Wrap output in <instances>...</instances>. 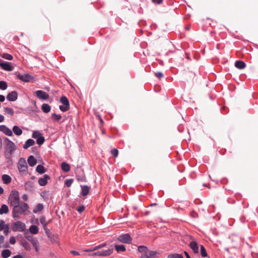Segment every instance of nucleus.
Returning a JSON list of instances; mask_svg holds the SVG:
<instances>
[{
	"instance_id": "f257e3e1",
	"label": "nucleus",
	"mask_w": 258,
	"mask_h": 258,
	"mask_svg": "<svg viewBox=\"0 0 258 258\" xmlns=\"http://www.w3.org/2000/svg\"><path fill=\"white\" fill-rule=\"evenodd\" d=\"M9 201L10 204L14 207L13 213L14 217L16 218V211L17 210L18 205L19 204V196L18 191L14 190H12L9 198Z\"/></svg>"
},
{
	"instance_id": "f03ea898",
	"label": "nucleus",
	"mask_w": 258,
	"mask_h": 258,
	"mask_svg": "<svg viewBox=\"0 0 258 258\" xmlns=\"http://www.w3.org/2000/svg\"><path fill=\"white\" fill-rule=\"evenodd\" d=\"M5 143L7 151L11 154L16 150L15 144L7 138H5Z\"/></svg>"
},
{
	"instance_id": "7ed1b4c3",
	"label": "nucleus",
	"mask_w": 258,
	"mask_h": 258,
	"mask_svg": "<svg viewBox=\"0 0 258 258\" xmlns=\"http://www.w3.org/2000/svg\"><path fill=\"white\" fill-rule=\"evenodd\" d=\"M60 101L62 104V105L59 106L60 110L63 112L68 110L70 104L68 99L66 97L62 96L60 98Z\"/></svg>"
},
{
	"instance_id": "20e7f679",
	"label": "nucleus",
	"mask_w": 258,
	"mask_h": 258,
	"mask_svg": "<svg viewBox=\"0 0 258 258\" xmlns=\"http://www.w3.org/2000/svg\"><path fill=\"white\" fill-rule=\"evenodd\" d=\"M25 228V224L20 221L15 222L12 225V229L14 231H23Z\"/></svg>"
},
{
	"instance_id": "39448f33",
	"label": "nucleus",
	"mask_w": 258,
	"mask_h": 258,
	"mask_svg": "<svg viewBox=\"0 0 258 258\" xmlns=\"http://www.w3.org/2000/svg\"><path fill=\"white\" fill-rule=\"evenodd\" d=\"M117 239L121 242L130 244L132 242V239L128 234H124L119 236Z\"/></svg>"
},
{
	"instance_id": "423d86ee",
	"label": "nucleus",
	"mask_w": 258,
	"mask_h": 258,
	"mask_svg": "<svg viewBox=\"0 0 258 258\" xmlns=\"http://www.w3.org/2000/svg\"><path fill=\"white\" fill-rule=\"evenodd\" d=\"M18 168L20 172H26L27 170V165L24 158H21L19 159Z\"/></svg>"
},
{
	"instance_id": "0eeeda50",
	"label": "nucleus",
	"mask_w": 258,
	"mask_h": 258,
	"mask_svg": "<svg viewBox=\"0 0 258 258\" xmlns=\"http://www.w3.org/2000/svg\"><path fill=\"white\" fill-rule=\"evenodd\" d=\"M18 78L21 81L25 82H34V77L28 74H25L24 75H19Z\"/></svg>"
},
{
	"instance_id": "6e6552de",
	"label": "nucleus",
	"mask_w": 258,
	"mask_h": 258,
	"mask_svg": "<svg viewBox=\"0 0 258 258\" xmlns=\"http://www.w3.org/2000/svg\"><path fill=\"white\" fill-rule=\"evenodd\" d=\"M28 209V206L27 204L23 203H21L20 205H18L17 210L16 211V214L20 213L22 214L24 213L25 211H26Z\"/></svg>"
},
{
	"instance_id": "1a4fd4ad",
	"label": "nucleus",
	"mask_w": 258,
	"mask_h": 258,
	"mask_svg": "<svg viewBox=\"0 0 258 258\" xmlns=\"http://www.w3.org/2000/svg\"><path fill=\"white\" fill-rule=\"evenodd\" d=\"M35 94L36 96L40 99L47 100L49 98L48 94L41 90H38L36 91Z\"/></svg>"
},
{
	"instance_id": "9d476101",
	"label": "nucleus",
	"mask_w": 258,
	"mask_h": 258,
	"mask_svg": "<svg viewBox=\"0 0 258 258\" xmlns=\"http://www.w3.org/2000/svg\"><path fill=\"white\" fill-rule=\"evenodd\" d=\"M158 254L157 251H149L148 249L145 254L142 255L141 258H154L157 256Z\"/></svg>"
},
{
	"instance_id": "9b49d317",
	"label": "nucleus",
	"mask_w": 258,
	"mask_h": 258,
	"mask_svg": "<svg viewBox=\"0 0 258 258\" xmlns=\"http://www.w3.org/2000/svg\"><path fill=\"white\" fill-rule=\"evenodd\" d=\"M112 253V249H107L102 251H99L95 253L94 255L101 256H107L110 255Z\"/></svg>"
},
{
	"instance_id": "f8f14e48",
	"label": "nucleus",
	"mask_w": 258,
	"mask_h": 258,
	"mask_svg": "<svg viewBox=\"0 0 258 258\" xmlns=\"http://www.w3.org/2000/svg\"><path fill=\"white\" fill-rule=\"evenodd\" d=\"M0 67L4 70L7 71H11L13 70L11 63L9 62H0Z\"/></svg>"
},
{
	"instance_id": "ddd939ff",
	"label": "nucleus",
	"mask_w": 258,
	"mask_h": 258,
	"mask_svg": "<svg viewBox=\"0 0 258 258\" xmlns=\"http://www.w3.org/2000/svg\"><path fill=\"white\" fill-rule=\"evenodd\" d=\"M18 93L16 91H12L9 93L7 96V98L9 101H15L17 99Z\"/></svg>"
},
{
	"instance_id": "4468645a",
	"label": "nucleus",
	"mask_w": 258,
	"mask_h": 258,
	"mask_svg": "<svg viewBox=\"0 0 258 258\" xmlns=\"http://www.w3.org/2000/svg\"><path fill=\"white\" fill-rule=\"evenodd\" d=\"M0 130L8 136L13 135L12 131L4 125H0Z\"/></svg>"
},
{
	"instance_id": "2eb2a0df",
	"label": "nucleus",
	"mask_w": 258,
	"mask_h": 258,
	"mask_svg": "<svg viewBox=\"0 0 258 258\" xmlns=\"http://www.w3.org/2000/svg\"><path fill=\"white\" fill-rule=\"evenodd\" d=\"M189 246L195 253H198L199 247L198 246L197 243L195 241H192L190 242Z\"/></svg>"
},
{
	"instance_id": "dca6fc26",
	"label": "nucleus",
	"mask_w": 258,
	"mask_h": 258,
	"mask_svg": "<svg viewBox=\"0 0 258 258\" xmlns=\"http://www.w3.org/2000/svg\"><path fill=\"white\" fill-rule=\"evenodd\" d=\"M49 178V176L45 174L42 178L39 179L38 183L41 186L45 185L47 183V180Z\"/></svg>"
},
{
	"instance_id": "f3484780",
	"label": "nucleus",
	"mask_w": 258,
	"mask_h": 258,
	"mask_svg": "<svg viewBox=\"0 0 258 258\" xmlns=\"http://www.w3.org/2000/svg\"><path fill=\"white\" fill-rule=\"evenodd\" d=\"M35 144V141L32 139H28L26 141L25 143L23 146V148L25 149H27L31 146H33Z\"/></svg>"
},
{
	"instance_id": "a211bd4d",
	"label": "nucleus",
	"mask_w": 258,
	"mask_h": 258,
	"mask_svg": "<svg viewBox=\"0 0 258 258\" xmlns=\"http://www.w3.org/2000/svg\"><path fill=\"white\" fill-rule=\"evenodd\" d=\"M28 163L30 166H34L37 163L36 159L33 156H30L28 158Z\"/></svg>"
},
{
	"instance_id": "6ab92c4d",
	"label": "nucleus",
	"mask_w": 258,
	"mask_h": 258,
	"mask_svg": "<svg viewBox=\"0 0 258 258\" xmlns=\"http://www.w3.org/2000/svg\"><path fill=\"white\" fill-rule=\"evenodd\" d=\"M245 63L240 60L236 61L235 63V66L238 69H243L245 67Z\"/></svg>"
},
{
	"instance_id": "aec40b11",
	"label": "nucleus",
	"mask_w": 258,
	"mask_h": 258,
	"mask_svg": "<svg viewBox=\"0 0 258 258\" xmlns=\"http://www.w3.org/2000/svg\"><path fill=\"white\" fill-rule=\"evenodd\" d=\"M14 133L17 136H20L22 134V130L18 126L15 125L13 128Z\"/></svg>"
},
{
	"instance_id": "412c9836",
	"label": "nucleus",
	"mask_w": 258,
	"mask_h": 258,
	"mask_svg": "<svg viewBox=\"0 0 258 258\" xmlns=\"http://www.w3.org/2000/svg\"><path fill=\"white\" fill-rule=\"evenodd\" d=\"M81 187H82L81 194L83 196H87L88 194L89 191V189H90L89 187L87 185H83V186H82Z\"/></svg>"
},
{
	"instance_id": "4be33fe9",
	"label": "nucleus",
	"mask_w": 258,
	"mask_h": 258,
	"mask_svg": "<svg viewBox=\"0 0 258 258\" xmlns=\"http://www.w3.org/2000/svg\"><path fill=\"white\" fill-rule=\"evenodd\" d=\"M11 255V251L9 249H4L2 251V256L3 258H8Z\"/></svg>"
},
{
	"instance_id": "5701e85b",
	"label": "nucleus",
	"mask_w": 258,
	"mask_h": 258,
	"mask_svg": "<svg viewBox=\"0 0 258 258\" xmlns=\"http://www.w3.org/2000/svg\"><path fill=\"white\" fill-rule=\"evenodd\" d=\"M2 178L4 182L6 184H9L11 182V177L7 174L3 175Z\"/></svg>"
},
{
	"instance_id": "b1692460",
	"label": "nucleus",
	"mask_w": 258,
	"mask_h": 258,
	"mask_svg": "<svg viewBox=\"0 0 258 258\" xmlns=\"http://www.w3.org/2000/svg\"><path fill=\"white\" fill-rule=\"evenodd\" d=\"M9 212L8 207L6 205H3L0 208V214H7Z\"/></svg>"
},
{
	"instance_id": "393cba45",
	"label": "nucleus",
	"mask_w": 258,
	"mask_h": 258,
	"mask_svg": "<svg viewBox=\"0 0 258 258\" xmlns=\"http://www.w3.org/2000/svg\"><path fill=\"white\" fill-rule=\"evenodd\" d=\"M115 249L118 252L125 251L126 249L123 245H115Z\"/></svg>"
},
{
	"instance_id": "a878e982",
	"label": "nucleus",
	"mask_w": 258,
	"mask_h": 258,
	"mask_svg": "<svg viewBox=\"0 0 258 258\" xmlns=\"http://www.w3.org/2000/svg\"><path fill=\"white\" fill-rule=\"evenodd\" d=\"M42 110L45 113H48L50 111V106L47 104H43L41 106Z\"/></svg>"
},
{
	"instance_id": "bb28decb",
	"label": "nucleus",
	"mask_w": 258,
	"mask_h": 258,
	"mask_svg": "<svg viewBox=\"0 0 258 258\" xmlns=\"http://www.w3.org/2000/svg\"><path fill=\"white\" fill-rule=\"evenodd\" d=\"M61 166V168H62V170L65 172H68L70 169V165L65 162L62 163Z\"/></svg>"
},
{
	"instance_id": "cd10ccee",
	"label": "nucleus",
	"mask_w": 258,
	"mask_h": 258,
	"mask_svg": "<svg viewBox=\"0 0 258 258\" xmlns=\"http://www.w3.org/2000/svg\"><path fill=\"white\" fill-rule=\"evenodd\" d=\"M147 250H148V248L146 246H139L138 247V251L140 253H142V255L145 254V253H146Z\"/></svg>"
},
{
	"instance_id": "c85d7f7f",
	"label": "nucleus",
	"mask_w": 258,
	"mask_h": 258,
	"mask_svg": "<svg viewBox=\"0 0 258 258\" xmlns=\"http://www.w3.org/2000/svg\"><path fill=\"white\" fill-rule=\"evenodd\" d=\"M36 171L40 174H42L45 172L44 167L41 165H39L37 166Z\"/></svg>"
},
{
	"instance_id": "c756f323",
	"label": "nucleus",
	"mask_w": 258,
	"mask_h": 258,
	"mask_svg": "<svg viewBox=\"0 0 258 258\" xmlns=\"http://www.w3.org/2000/svg\"><path fill=\"white\" fill-rule=\"evenodd\" d=\"M4 111L5 113L13 116L14 115V112L12 108L6 107L4 108Z\"/></svg>"
},
{
	"instance_id": "7c9ffc66",
	"label": "nucleus",
	"mask_w": 258,
	"mask_h": 258,
	"mask_svg": "<svg viewBox=\"0 0 258 258\" xmlns=\"http://www.w3.org/2000/svg\"><path fill=\"white\" fill-rule=\"evenodd\" d=\"M30 232L32 234H36L38 232V228L36 226L32 225L30 227Z\"/></svg>"
},
{
	"instance_id": "2f4dec72",
	"label": "nucleus",
	"mask_w": 258,
	"mask_h": 258,
	"mask_svg": "<svg viewBox=\"0 0 258 258\" xmlns=\"http://www.w3.org/2000/svg\"><path fill=\"white\" fill-rule=\"evenodd\" d=\"M43 205L41 204H39L36 206V208L34 209L33 212L36 213L38 212L41 211L43 209Z\"/></svg>"
},
{
	"instance_id": "473e14b6",
	"label": "nucleus",
	"mask_w": 258,
	"mask_h": 258,
	"mask_svg": "<svg viewBox=\"0 0 258 258\" xmlns=\"http://www.w3.org/2000/svg\"><path fill=\"white\" fill-rule=\"evenodd\" d=\"M201 254L203 257H206L207 256L206 250L203 245L200 246Z\"/></svg>"
},
{
	"instance_id": "72a5a7b5",
	"label": "nucleus",
	"mask_w": 258,
	"mask_h": 258,
	"mask_svg": "<svg viewBox=\"0 0 258 258\" xmlns=\"http://www.w3.org/2000/svg\"><path fill=\"white\" fill-rule=\"evenodd\" d=\"M2 57L5 59L8 60H12L13 59V56L8 53H4L2 55Z\"/></svg>"
},
{
	"instance_id": "f704fd0d",
	"label": "nucleus",
	"mask_w": 258,
	"mask_h": 258,
	"mask_svg": "<svg viewBox=\"0 0 258 258\" xmlns=\"http://www.w3.org/2000/svg\"><path fill=\"white\" fill-rule=\"evenodd\" d=\"M52 117L55 121H59L61 118L60 115L56 114V113H52Z\"/></svg>"
},
{
	"instance_id": "c9c22d12",
	"label": "nucleus",
	"mask_w": 258,
	"mask_h": 258,
	"mask_svg": "<svg viewBox=\"0 0 258 258\" xmlns=\"http://www.w3.org/2000/svg\"><path fill=\"white\" fill-rule=\"evenodd\" d=\"M167 258H183L182 256L178 253H174L170 254L168 256Z\"/></svg>"
},
{
	"instance_id": "e433bc0d",
	"label": "nucleus",
	"mask_w": 258,
	"mask_h": 258,
	"mask_svg": "<svg viewBox=\"0 0 258 258\" xmlns=\"http://www.w3.org/2000/svg\"><path fill=\"white\" fill-rule=\"evenodd\" d=\"M7 88V84L6 82L0 81V89L6 90Z\"/></svg>"
},
{
	"instance_id": "4c0bfd02",
	"label": "nucleus",
	"mask_w": 258,
	"mask_h": 258,
	"mask_svg": "<svg viewBox=\"0 0 258 258\" xmlns=\"http://www.w3.org/2000/svg\"><path fill=\"white\" fill-rule=\"evenodd\" d=\"M41 136V134L38 131H34L33 133L32 137L34 139H37Z\"/></svg>"
},
{
	"instance_id": "58836bf2",
	"label": "nucleus",
	"mask_w": 258,
	"mask_h": 258,
	"mask_svg": "<svg viewBox=\"0 0 258 258\" xmlns=\"http://www.w3.org/2000/svg\"><path fill=\"white\" fill-rule=\"evenodd\" d=\"M44 138L42 136L37 139V143L39 145H42L44 143Z\"/></svg>"
},
{
	"instance_id": "ea45409f",
	"label": "nucleus",
	"mask_w": 258,
	"mask_h": 258,
	"mask_svg": "<svg viewBox=\"0 0 258 258\" xmlns=\"http://www.w3.org/2000/svg\"><path fill=\"white\" fill-rule=\"evenodd\" d=\"M3 231H4V233L5 235H8L9 232V226L8 224H6Z\"/></svg>"
},
{
	"instance_id": "a19ab883",
	"label": "nucleus",
	"mask_w": 258,
	"mask_h": 258,
	"mask_svg": "<svg viewBox=\"0 0 258 258\" xmlns=\"http://www.w3.org/2000/svg\"><path fill=\"white\" fill-rule=\"evenodd\" d=\"M74 180L72 179H70L66 180L65 181V184L68 186L70 187L72 184L73 183Z\"/></svg>"
},
{
	"instance_id": "79ce46f5",
	"label": "nucleus",
	"mask_w": 258,
	"mask_h": 258,
	"mask_svg": "<svg viewBox=\"0 0 258 258\" xmlns=\"http://www.w3.org/2000/svg\"><path fill=\"white\" fill-rule=\"evenodd\" d=\"M5 222L2 220H0V231H3L6 225Z\"/></svg>"
},
{
	"instance_id": "37998d69",
	"label": "nucleus",
	"mask_w": 258,
	"mask_h": 258,
	"mask_svg": "<svg viewBox=\"0 0 258 258\" xmlns=\"http://www.w3.org/2000/svg\"><path fill=\"white\" fill-rule=\"evenodd\" d=\"M40 221L41 223L43 225L44 227H45L46 225V223L45 221V218L44 217H41L40 218Z\"/></svg>"
},
{
	"instance_id": "c03bdc74",
	"label": "nucleus",
	"mask_w": 258,
	"mask_h": 258,
	"mask_svg": "<svg viewBox=\"0 0 258 258\" xmlns=\"http://www.w3.org/2000/svg\"><path fill=\"white\" fill-rule=\"evenodd\" d=\"M118 153V151L116 149H114L111 151L112 155L115 157H116L117 156Z\"/></svg>"
},
{
	"instance_id": "a18cd8bd",
	"label": "nucleus",
	"mask_w": 258,
	"mask_h": 258,
	"mask_svg": "<svg viewBox=\"0 0 258 258\" xmlns=\"http://www.w3.org/2000/svg\"><path fill=\"white\" fill-rule=\"evenodd\" d=\"M32 243L34 247H35L36 251H37V241L35 240H33L32 241Z\"/></svg>"
},
{
	"instance_id": "49530a36",
	"label": "nucleus",
	"mask_w": 258,
	"mask_h": 258,
	"mask_svg": "<svg viewBox=\"0 0 258 258\" xmlns=\"http://www.w3.org/2000/svg\"><path fill=\"white\" fill-rule=\"evenodd\" d=\"M10 243L12 244H14L16 243L15 238L12 236L10 238Z\"/></svg>"
},
{
	"instance_id": "de8ad7c7",
	"label": "nucleus",
	"mask_w": 258,
	"mask_h": 258,
	"mask_svg": "<svg viewBox=\"0 0 258 258\" xmlns=\"http://www.w3.org/2000/svg\"><path fill=\"white\" fill-rule=\"evenodd\" d=\"M84 210H85V207L84 206H81L80 207H79L78 208L77 211L80 213H81Z\"/></svg>"
},
{
	"instance_id": "09e8293b",
	"label": "nucleus",
	"mask_w": 258,
	"mask_h": 258,
	"mask_svg": "<svg viewBox=\"0 0 258 258\" xmlns=\"http://www.w3.org/2000/svg\"><path fill=\"white\" fill-rule=\"evenodd\" d=\"M155 76L159 78H161L163 77V75L161 72H158L155 73Z\"/></svg>"
},
{
	"instance_id": "8fccbe9b",
	"label": "nucleus",
	"mask_w": 258,
	"mask_h": 258,
	"mask_svg": "<svg viewBox=\"0 0 258 258\" xmlns=\"http://www.w3.org/2000/svg\"><path fill=\"white\" fill-rule=\"evenodd\" d=\"M25 186H26V188H30L31 187H32V183L30 182H27L26 185H25Z\"/></svg>"
},
{
	"instance_id": "3c124183",
	"label": "nucleus",
	"mask_w": 258,
	"mask_h": 258,
	"mask_svg": "<svg viewBox=\"0 0 258 258\" xmlns=\"http://www.w3.org/2000/svg\"><path fill=\"white\" fill-rule=\"evenodd\" d=\"M5 241V237L3 235H0V243H3Z\"/></svg>"
},
{
	"instance_id": "603ef678",
	"label": "nucleus",
	"mask_w": 258,
	"mask_h": 258,
	"mask_svg": "<svg viewBox=\"0 0 258 258\" xmlns=\"http://www.w3.org/2000/svg\"><path fill=\"white\" fill-rule=\"evenodd\" d=\"M104 244H102V245H98L96 247H95L94 248V250H96L97 249H100V248H102L104 246Z\"/></svg>"
},
{
	"instance_id": "864d4df0",
	"label": "nucleus",
	"mask_w": 258,
	"mask_h": 258,
	"mask_svg": "<svg viewBox=\"0 0 258 258\" xmlns=\"http://www.w3.org/2000/svg\"><path fill=\"white\" fill-rule=\"evenodd\" d=\"M5 100V97L2 95H0V101L4 102Z\"/></svg>"
},
{
	"instance_id": "5fc2aeb1",
	"label": "nucleus",
	"mask_w": 258,
	"mask_h": 258,
	"mask_svg": "<svg viewBox=\"0 0 258 258\" xmlns=\"http://www.w3.org/2000/svg\"><path fill=\"white\" fill-rule=\"evenodd\" d=\"M152 1L155 3L159 4L162 2V0H152Z\"/></svg>"
},
{
	"instance_id": "6e6d98bb",
	"label": "nucleus",
	"mask_w": 258,
	"mask_h": 258,
	"mask_svg": "<svg viewBox=\"0 0 258 258\" xmlns=\"http://www.w3.org/2000/svg\"><path fill=\"white\" fill-rule=\"evenodd\" d=\"M71 253H72L74 255H79V253L77 252V251H71Z\"/></svg>"
},
{
	"instance_id": "4d7b16f0",
	"label": "nucleus",
	"mask_w": 258,
	"mask_h": 258,
	"mask_svg": "<svg viewBox=\"0 0 258 258\" xmlns=\"http://www.w3.org/2000/svg\"><path fill=\"white\" fill-rule=\"evenodd\" d=\"M5 119V117L3 115H0V122H3Z\"/></svg>"
},
{
	"instance_id": "13d9d810",
	"label": "nucleus",
	"mask_w": 258,
	"mask_h": 258,
	"mask_svg": "<svg viewBox=\"0 0 258 258\" xmlns=\"http://www.w3.org/2000/svg\"><path fill=\"white\" fill-rule=\"evenodd\" d=\"M13 258H24L21 255H16L13 256Z\"/></svg>"
},
{
	"instance_id": "bf43d9fd",
	"label": "nucleus",
	"mask_w": 258,
	"mask_h": 258,
	"mask_svg": "<svg viewBox=\"0 0 258 258\" xmlns=\"http://www.w3.org/2000/svg\"><path fill=\"white\" fill-rule=\"evenodd\" d=\"M184 253L186 255V258H190L188 254L186 251H184Z\"/></svg>"
},
{
	"instance_id": "052dcab7",
	"label": "nucleus",
	"mask_w": 258,
	"mask_h": 258,
	"mask_svg": "<svg viewBox=\"0 0 258 258\" xmlns=\"http://www.w3.org/2000/svg\"><path fill=\"white\" fill-rule=\"evenodd\" d=\"M4 192V189L3 188L0 186V195L2 194Z\"/></svg>"
},
{
	"instance_id": "680f3d73",
	"label": "nucleus",
	"mask_w": 258,
	"mask_h": 258,
	"mask_svg": "<svg viewBox=\"0 0 258 258\" xmlns=\"http://www.w3.org/2000/svg\"><path fill=\"white\" fill-rule=\"evenodd\" d=\"M94 249H88V250H86V251H94Z\"/></svg>"
},
{
	"instance_id": "e2e57ef3",
	"label": "nucleus",
	"mask_w": 258,
	"mask_h": 258,
	"mask_svg": "<svg viewBox=\"0 0 258 258\" xmlns=\"http://www.w3.org/2000/svg\"><path fill=\"white\" fill-rule=\"evenodd\" d=\"M2 140H1V139L0 138V142H1Z\"/></svg>"
}]
</instances>
